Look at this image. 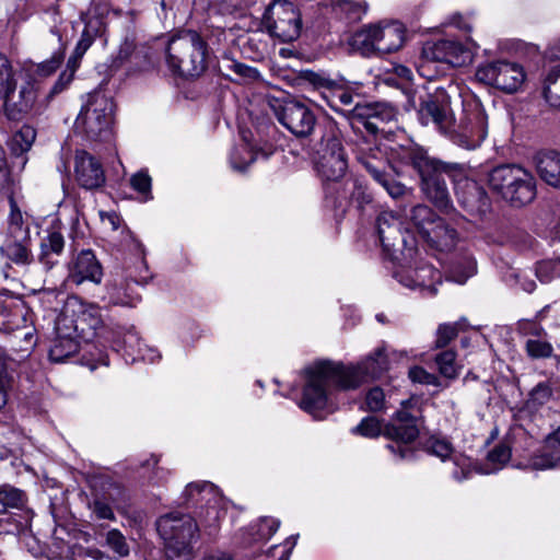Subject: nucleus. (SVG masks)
<instances>
[{
	"label": "nucleus",
	"instance_id": "obj_1",
	"mask_svg": "<svg viewBox=\"0 0 560 560\" xmlns=\"http://www.w3.org/2000/svg\"><path fill=\"white\" fill-rule=\"evenodd\" d=\"M401 159L419 174L421 189L435 207L446 210L451 206V196L445 183L447 176L452 183L464 176V164L446 163L430 156L425 150L411 145L402 151Z\"/></svg>",
	"mask_w": 560,
	"mask_h": 560
},
{
	"label": "nucleus",
	"instance_id": "obj_2",
	"mask_svg": "<svg viewBox=\"0 0 560 560\" xmlns=\"http://www.w3.org/2000/svg\"><path fill=\"white\" fill-rule=\"evenodd\" d=\"M418 398H410L401 402V408L396 412V418L393 423L382 428L380 421L375 417H366L352 429V433L362 435L364 438H376L383 433L392 443L387 448L397 458L405 459L411 456L412 450L409 446L419 435V428L417 424L419 410L417 405Z\"/></svg>",
	"mask_w": 560,
	"mask_h": 560
},
{
	"label": "nucleus",
	"instance_id": "obj_3",
	"mask_svg": "<svg viewBox=\"0 0 560 560\" xmlns=\"http://www.w3.org/2000/svg\"><path fill=\"white\" fill-rule=\"evenodd\" d=\"M352 374L351 370L342 368L341 362L318 361L308 366L305 369V384L299 402L300 408L316 416L328 407L332 387L347 390L354 384L345 378Z\"/></svg>",
	"mask_w": 560,
	"mask_h": 560
},
{
	"label": "nucleus",
	"instance_id": "obj_4",
	"mask_svg": "<svg viewBox=\"0 0 560 560\" xmlns=\"http://www.w3.org/2000/svg\"><path fill=\"white\" fill-rule=\"evenodd\" d=\"M155 525L167 560L194 559V545L200 535L198 523L191 515L171 512L160 516Z\"/></svg>",
	"mask_w": 560,
	"mask_h": 560
},
{
	"label": "nucleus",
	"instance_id": "obj_5",
	"mask_svg": "<svg viewBox=\"0 0 560 560\" xmlns=\"http://www.w3.org/2000/svg\"><path fill=\"white\" fill-rule=\"evenodd\" d=\"M208 44L196 31L184 30L168 40L166 65L180 77H199L207 68Z\"/></svg>",
	"mask_w": 560,
	"mask_h": 560
},
{
	"label": "nucleus",
	"instance_id": "obj_6",
	"mask_svg": "<svg viewBox=\"0 0 560 560\" xmlns=\"http://www.w3.org/2000/svg\"><path fill=\"white\" fill-rule=\"evenodd\" d=\"M488 185L493 192L514 207L525 206L536 197L535 177L516 164H504L491 170Z\"/></svg>",
	"mask_w": 560,
	"mask_h": 560
},
{
	"label": "nucleus",
	"instance_id": "obj_7",
	"mask_svg": "<svg viewBox=\"0 0 560 560\" xmlns=\"http://www.w3.org/2000/svg\"><path fill=\"white\" fill-rule=\"evenodd\" d=\"M114 102L105 93L89 95L75 120V130L92 141L107 140L112 135Z\"/></svg>",
	"mask_w": 560,
	"mask_h": 560
},
{
	"label": "nucleus",
	"instance_id": "obj_8",
	"mask_svg": "<svg viewBox=\"0 0 560 560\" xmlns=\"http://www.w3.org/2000/svg\"><path fill=\"white\" fill-rule=\"evenodd\" d=\"M488 135V117L483 106L476 100L464 101L458 117H454L447 138L456 145L474 150L481 145Z\"/></svg>",
	"mask_w": 560,
	"mask_h": 560
},
{
	"label": "nucleus",
	"instance_id": "obj_9",
	"mask_svg": "<svg viewBox=\"0 0 560 560\" xmlns=\"http://www.w3.org/2000/svg\"><path fill=\"white\" fill-rule=\"evenodd\" d=\"M56 328L83 341H92L104 329L101 310L94 304L68 302L56 319Z\"/></svg>",
	"mask_w": 560,
	"mask_h": 560
},
{
	"label": "nucleus",
	"instance_id": "obj_10",
	"mask_svg": "<svg viewBox=\"0 0 560 560\" xmlns=\"http://www.w3.org/2000/svg\"><path fill=\"white\" fill-rule=\"evenodd\" d=\"M315 166L326 180H338L348 170V156L337 129L326 130L315 149Z\"/></svg>",
	"mask_w": 560,
	"mask_h": 560
},
{
	"label": "nucleus",
	"instance_id": "obj_11",
	"mask_svg": "<svg viewBox=\"0 0 560 560\" xmlns=\"http://www.w3.org/2000/svg\"><path fill=\"white\" fill-rule=\"evenodd\" d=\"M149 279L148 266L144 259V253L139 245L138 256L133 265H128L125 275H116L106 285L109 303L121 306H135L140 300L139 295L131 287L144 284Z\"/></svg>",
	"mask_w": 560,
	"mask_h": 560
},
{
	"label": "nucleus",
	"instance_id": "obj_12",
	"mask_svg": "<svg viewBox=\"0 0 560 560\" xmlns=\"http://www.w3.org/2000/svg\"><path fill=\"white\" fill-rule=\"evenodd\" d=\"M262 24L271 36L292 42L301 32V14L292 2L275 0L266 10Z\"/></svg>",
	"mask_w": 560,
	"mask_h": 560
},
{
	"label": "nucleus",
	"instance_id": "obj_13",
	"mask_svg": "<svg viewBox=\"0 0 560 560\" xmlns=\"http://www.w3.org/2000/svg\"><path fill=\"white\" fill-rule=\"evenodd\" d=\"M405 42V31L399 23L384 26L370 25L354 35V43L363 52L390 54L398 50Z\"/></svg>",
	"mask_w": 560,
	"mask_h": 560
},
{
	"label": "nucleus",
	"instance_id": "obj_14",
	"mask_svg": "<svg viewBox=\"0 0 560 560\" xmlns=\"http://www.w3.org/2000/svg\"><path fill=\"white\" fill-rule=\"evenodd\" d=\"M476 79L505 93L516 92L525 81L523 67L516 62L497 60L478 66Z\"/></svg>",
	"mask_w": 560,
	"mask_h": 560
},
{
	"label": "nucleus",
	"instance_id": "obj_15",
	"mask_svg": "<svg viewBox=\"0 0 560 560\" xmlns=\"http://www.w3.org/2000/svg\"><path fill=\"white\" fill-rule=\"evenodd\" d=\"M278 121L299 138L308 137L316 125L313 110L304 103L289 100L272 105Z\"/></svg>",
	"mask_w": 560,
	"mask_h": 560
},
{
	"label": "nucleus",
	"instance_id": "obj_16",
	"mask_svg": "<svg viewBox=\"0 0 560 560\" xmlns=\"http://www.w3.org/2000/svg\"><path fill=\"white\" fill-rule=\"evenodd\" d=\"M38 90L37 82L32 80L24 82L19 91L16 88H11L1 100L8 118L20 120L27 115L40 114L46 104L38 101Z\"/></svg>",
	"mask_w": 560,
	"mask_h": 560
},
{
	"label": "nucleus",
	"instance_id": "obj_17",
	"mask_svg": "<svg viewBox=\"0 0 560 560\" xmlns=\"http://www.w3.org/2000/svg\"><path fill=\"white\" fill-rule=\"evenodd\" d=\"M477 45H465L457 40L441 39L424 44L421 52L423 62H444L452 67H464L474 60Z\"/></svg>",
	"mask_w": 560,
	"mask_h": 560
},
{
	"label": "nucleus",
	"instance_id": "obj_18",
	"mask_svg": "<svg viewBox=\"0 0 560 560\" xmlns=\"http://www.w3.org/2000/svg\"><path fill=\"white\" fill-rule=\"evenodd\" d=\"M184 495L187 502L194 504L205 502L206 511L200 514L202 522L210 528L218 527L225 512L220 508L222 499L213 483L207 481L191 482L186 487Z\"/></svg>",
	"mask_w": 560,
	"mask_h": 560
},
{
	"label": "nucleus",
	"instance_id": "obj_19",
	"mask_svg": "<svg viewBox=\"0 0 560 560\" xmlns=\"http://www.w3.org/2000/svg\"><path fill=\"white\" fill-rule=\"evenodd\" d=\"M388 364V359L383 347L376 348L357 365H345L342 363L345 370H351L353 372L352 375L345 377L346 381L354 383L352 386H349V389H354L369 380L381 377L384 372L387 371Z\"/></svg>",
	"mask_w": 560,
	"mask_h": 560
},
{
	"label": "nucleus",
	"instance_id": "obj_20",
	"mask_svg": "<svg viewBox=\"0 0 560 560\" xmlns=\"http://www.w3.org/2000/svg\"><path fill=\"white\" fill-rule=\"evenodd\" d=\"M103 275V267L91 249H82L69 262L68 279L77 285L83 282L100 284Z\"/></svg>",
	"mask_w": 560,
	"mask_h": 560
},
{
	"label": "nucleus",
	"instance_id": "obj_21",
	"mask_svg": "<svg viewBox=\"0 0 560 560\" xmlns=\"http://www.w3.org/2000/svg\"><path fill=\"white\" fill-rule=\"evenodd\" d=\"M395 278L410 289H425L431 294L436 293L435 282L440 280V272L429 264L421 262L416 267H401L395 271Z\"/></svg>",
	"mask_w": 560,
	"mask_h": 560
},
{
	"label": "nucleus",
	"instance_id": "obj_22",
	"mask_svg": "<svg viewBox=\"0 0 560 560\" xmlns=\"http://www.w3.org/2000/svg\"><path fill=\"white\" fill-rule=\"evenodd\" d=\"M74 173L78 184L84 189H96L105 183L101 163L85 151L77 152Z\"/></svg>",
	"mask_w": 560,
	"mask_h": 560
},
{
	"label": "nucleus",
	"instance_id": "obj_23",
	"mask_svg": "<svg viewBox=\"0 0 560 560\" xmlns=\"http://www.w3.org/2000/svg\"><path fill=\"white\" fill-rule=\"evenodd\" d=\"M418 116L422 125H433L446 137L455 117L446 104H441L432 98L421 103Z\"/></svg>",
	"mask_w": 560,
	"mask_h": 560
},
{
	"label": "nucleus",
	"instance_id": "obj_24",
	"mask_svg": "<svg viewBox=\"0 0 560 560\" xmlns=\"http://www.w3.org/2000/svg\"><path fill=\"white\" fill-rule=\"evenodd\" d=\"M453 184L455 195L464 208L475 211L486 205V192L475 180L469 178V167L466 164H464V176L455 178Z\"/></svg>",
	"mask_w": 560,
	"mask_h": 560
},
{
	"label": "nucleus",
	"instance_id": "obj_25",
	"mask_svg": "<svg viewBox=\"0 0 560 560\" xmlns=\"http://www.w3.org/2000/svg\"><path fill=\"white\" fill-rule=\"evenodd\" d=\"M358 159L371 176L384 187L390 197L399 198L405 195L407 187L395 180L390 174L385 172L386 161L383 158H377L376 155H361Z\"/></svg>",
	"mask_w": 560,
	"mask_h": 560
},
{
	"label": "nucleus",
	"instance_id": "obj_26",
	"mask_svg": "<svg viewBox=\"0 0 560 560\" xmlns=\"http://www.w3.org/2000/svg\"><path fill=\"white\" fill-rule=\"evenodd\" d=\"M525 467L533 470L560 467V425L545 438L541 452L532 456Z\"/></svg>",
	"mask_w": 560,
	"mask_h": 560
},
{
	"label": "nucleus",
	"instance_id": "obj_27",
	"mask_svg": "<svg viewBox=\"0 0 560 560\" xmlns=\"http://www.w3.org/2000/svg\"><path fill=\"white\" fill-rule=\"evenodd\" d=\"M401 220L393 212H382L376 220L377 233L383 248L386 252L395 250L401 243L407 246V238L401 229Z\"/></svg>",
	"mask_w": 560,
	"mask_h": 560
},
{
	"label": "nucleus",
	"instance_id": "obj_28",
	"mask_svg": "<svg viewBox=\"0 0 560 560\" xmlns=\"http://www.w3.org/2000/svg\"><path fill=\"white\" fill-rule=\"evenodd\" d=\"M107 5L103 3H94L82 20L85 23L81 38L77 45L75 51L83 55L92 45L95 37L101 35L105 30V23L98 18L107 12Z\"/></svg>",
	"mask_w": 560,
	"mask_h": 560
},
{
	"label": "nucleus",
	"instance_id": "obj_29",
	"mask_svg": "<svg viewBox=\"0 0 560 560\" xmlns=\"http://www.w3.org/2000/svg\"><path fill=\"white\" fill-rule=\"evenodd\" d=\"M537 174L547 185L560 188V152L544 150L535 155Z\"/></svg>",
	"mask_w": 560,
	"mask_h": 560
},
{
	"label": "nucleus",
	"instance_id": "obj_30",
	"mask_svg": "<svg viewBox=\"0 0 560 560\" xmlns=\"http://www.w3.org/2000/svg\"><path fill=\"white\" fill-rule=\"evenodd\" d=\"M422 237L432 247L443 252L450 250L455 246L457 233L443 219L439 218L435 222H431L429 228H425Z\"/></svg>",
	"mask_w": 560,
	"mask_h": 560
},
{
	"label": "nucleus",
	"instance_id": "obj_31",
	"mask_svg": "<svg viewBox=\"0 0 560 560\" xmlns=\"http://www.w3.org/2000/svg\"><path fill=\"white\" fill-rule=\"evenodd\" d=\"M353 112L358 117L366 119L365 127L372 132H376L378 130V127L374 120L388 122L392 121L396 116L395 108L386 103H374L366 105L357 104L353 108Z\"/></svg>",
	"mask_w": 560,
	"mask_h": 560
},
{
	"label": "nucleus",
	"instance_id": "obj_32",
	"mask_svg": "<svg viewBox=\"0 0 560 560\" xmlns=\"http://www.w3.org/2000/svg\"><path fill=\"white\" fill-rule=\"evenodd\" d=\"M65 248L63 235L56 230L47 231V235L40 242L39 262L47 269L54 268Z\"/></svg>",
	"mask_w": 560,
	"mask_h": 560
},
{
	"label": "nucleus",
	"instance_id": "obj_33",
	"mask_svg": "<svg viewBox=\"0 0 560 560\" xmlns=\"http://www.w3.org/2000/svg\"><path fill=\"white\" fill-rule=\"evenodd\" d=\"M280 521L272 517H261L253 522L243 532V544L250 546L253 544L265 542L278 530Z\"/></svg>",
	"mask_w": 560,
	"mask_h": 560
},
{
	"label": "nucleus",
	"instance_id": "obj_34",
	"mask_svg": "<svg viewBox=\"0 0 560 560\" xmlns=\"http://www.w3.org/2000/svg\"><path fill=\"white\" fill-rule=\"evenodd\" d=\"M56 330V338L49 349V359L56 363H62L68 358L74 355L80 349V341L73 334Z\"/></svg>",
	"mask_w": 560,
	"mask_h": 560
},
{
	"label": "nucleus",
	"instance_id": "obj_35",
	"mask_svg": "<svg viewBox=\"0 0 560 560\" xmlns=\"http://www.w3.org/2000/svg\"><path fill=\"white\" fill-rule=\"evenodd\" d=\"M545 101L555 108H560V60L549 66L542 85Z\"/></svg>",
	"mask_w": 560,
	"mask_h": 560
},
{
	"label": "nucleus",
	"instance_id": "obj_36",
	"mask_svg": "<svg viewBox=\"0 0 560 560\" xmlns=\"http://www.w3.org/2000/svg\"><path fill=\"white\" fill-rule=\"evenodd\" d=\"M1 253L18 265H26L32 260V254L27 247L26 240L10 237L5 244L1 246Z\"/></svg>",
	"mask_w": 560,
	"mask_h": 560
},
{
	"label": "nucleus",
	"instance_id": "obj_37",
	"mask_svg": "<svg viewBox=\"0 0 560 560\" xmlns=\"http://www.w3.org/2000/svg\"><path fill=\"white\" fill-rule=\"evenodd\" d=\"M476 261L470 256L455 260L451 264L447 271V279L456 283L463 284L468 278L476 273Z\"/></svg>",
	"mask_w": 560,
	"mask_h": 560
},
{
	"label": "nucleus",
	"instance_id": "obj_38",
	"mask_svg": "<svg viewBox=\"0 0 560 560\" xmlns=\"http://www.w3.org/2000/svg\"><path fill=\"white\" fill-rule=\"evenodd\" d=\"M36 139V130L30 126H22L9 140L8 144L14 155L27 152Z\"/></svg>",
	"mask_w": 560,
	"mask_h": 560
},
{
	"label": "nucleus",
	"instance_id": "obj_39",
	"mask_svg": "<svg viewBox=\"0 0 560 560\" xmlns=\"http://www.w3.org/2000/svg\"><path fill=\"white\" fill-rule=\"evenodd\" d=\"M26 498L23 491L10 487H0V516L5 515L9 509H21L24 506Z\"/></svg>",
	"mask_w": 560,
	"mask_h": 560
},
{
	"label": "nucleus",
	"instance_id": "obj_40",
	"mask_svg": "<svg viewBox=\"0 0 560 560\" xmlns=\"http://www.w3.org/2000/svg\"><path fill=\"white\" fill-rule=\"evenodd\" d=\"M28 226L24 224L23 215L15 202L11 200V212L9 215V236L16 240H27Z\"/></svg>",
	"mask_w": 560,
	"mask_h": 560
},
{
	"label": "nucleus",
	"instance_id": "obj_41",
	"mask_svg": "<svg viewBox=\"0 0 560 560\" xmlns=\"http://www.w3.org/2000/svg\"><path fill=\"white\" fill-rule=\"evenodd\" d=\"M11 88H16L15 73L9 58L0 54V100Z\"/></svg>",
	"mask_w": 560,
	"mask_h": 560
},
{
	"label": "nucleus",
	"instance_id": "obj_42",
	"mask_svg": "<svg viewBox=\"0 0 560 560\" xmlns=\"http://www.w3.org/2000/svg\"><path fill=\"white\" fill-rule=\"evenodd\" d=\"M435 363L441 375L447 378H455L458 375L456 353L452 350L443 351L435 357Z\"/></svg>",
	"mask_w": 560,
	"mask_h": 560
},
{
	"label": "nucleus",
	"instance_id": "obj_43",
	"mask_svg": "<svg viewBox=\"0 0 560 560\" xmlns=\"http://www.w3.org/2000/svg\"><path fill=\"white\" fill-rule=\"evenodd\" d=\"M525 349L532 359H547L553 353V348L550 342L540 338H528L525 343Z\"/></svg>",
	"mask_w": 560,
	"mask_h": 560
},
{
	"label": "nucleus",
	"instance_id": "obj_44",
	"mask_svg": "<svg viewBox=\"0 0 560 560\" xmlns=\"http://www.w3.org/2000/svg\"><path fill=\"white\" fill-rule=\"evenodd\" d=\"M106 546L118 557H127L130 552L129 545L126 537L120 530L114 528L105 535Z\"/></svg>",
	"mask_w": 560,
	"mask_h": 560
},
{
	"label": "nucleus",
	"instance_id": "obj_45",
	"mask_svg": "<svg viewBox=\"0 0 560 560\" xmlns=\"http://www.w3.org/2000/svg\"><path fill=\"white\" fill-rule=\"evenodd\" d=\"M439 218L435 217L431 208L424 205L413 207L411 211V220L419 230L421 236L424 234L425 228L430 226L431 222H435Z\"/></svg>",
	"mask_w": 560,
	"mask_h": 560
},
{
	"label": "nucleus",
	"instance_id": "obj_46",
	"mask_svg": "<svg viewBox=\"0 0 560 560\" xmlns=\"http://www.w3.org/2000/svg\"><path fill=\"white\" fill-rule=\"evenodd\" d=\"M254 161L255 154L248 144H242L235 148L230 156L232 167L237 171H244Z\"/></svg>",
	"mask_w": 560,
	"mask_h": 560
},
{
	"label": "nucleus",
	"instance_id": "obj_47",
	"mask_svg": "<svg viewBox=\"0 0 560 560\" xmlns=\"http://www.w3.org/2000/svg\"><path fill=\"white\" fill-rule=\"evenodd\" d=\"M536 276L541 282H550L560 276V258L546 259L537 264Z\"/></svg>",
	"mask_w": 560,
	"mask_h": 560
},
{
	"label": "nucleus",
	"instance_id": "obj_48",
	"mask_svg": "<svg viewBox=\"0 0 560 560\" xmlns=\"http://www.w3.org/2000/svg\"><path fill=\"white\" fill-rule=\"evenodd\" d=\"M229 68L237 77L236 80L243 83H254L260 80V73L256 68L249 67L245 63L232 61Z\"/></svg>",
	"mask_w": 560,
	"mask_h": 560
},
{
	"label": "nucleus",
	"instance_id": "obj_49",
	"mask_svg": "<svg viewBox=\"0 0 560 560\" xmlns=\"http://www.w3.org/2000/svg\"><path fill=\"white\" fill-rule=\"evenodd\" d=\"M303 79L318 90L324 89L329 92L330 90H335L337 86V81L328 78L325 73H318L311 70L303 72Z\"/></svg>",
	"mask_w": 560,
	"mask_h": 560
},
{
	"label": "nucleus",
	"instance_id": "obj_50",
	"mask_svg": "<svg viewBox=\"0 0 560 560\" xmlns=\"http://www.w3.org/2000/svg\"><path fill=\"white\" fill-rule=\"evenodd\" d=\"M131 187L139 194L144 196V199H151V177L147 172L140 171L133 174L130 178Z\"/></svg>",
	"mask_w": 560,
	"mask_h": 560
},
{
	"label": "nucleus",
	"instance_id": "obj_51",
	"mask_svg": "<svg viewBox=\"0 0 560 560\" xmlns=\"http://www.w3.org/2000/svg\"><path fill=\"white\" fill-rule=\"evenodd\" d=\"M329 92L331 93V98L327 100V103L336 112H342L339 105L349 106L353 102V95L345 91L338 83L335 90Z\"/></svg>",
	"mask_w": 560,
	"mask_h": 560
},
{
	"label": "nucleus",
	"instance_id": "obj_52",
	"mask_svg": "<svg viewBox=\"0 0 560 560\" xmlns=\"http://www.w3.org/2000/svg\"><path fill=\"white\" fill-rule=\"evenodd\" d=\"M458 334V324H442L436 331L435 348L446 347Z\"/></svg>",
	"mask_w": 560,
	"mask_h": 560
},
{
	"label": "nucleus",
	"instance_id": "obj_53",
	"mask_svg": "<svg viewBox=\"0 0 560 560\" xmlns=\"http://www.w3.org/2000/svg\"><path fill=\"white\" fill-rule=\"evenodd\" d=\"M408 376L413 383L439 386L440 381L436 375L427 372L421 366H413L409 370Z\"/></svg>",
	"mask_w": 560,
	"mask_h": 560
},
{
	"label": "nucleus",
	"instance_id": "obj_54",
	"mask_svg": "<svg viewBox=\"0 0 560 560\" xmlns=\"http://www.w3.org/2000/svg\"><path fill=\"white\" fill-rule=\"evenodd\" d=\"M136 48L135 40L132 38L126 37L119 48L118 51L113 60V68H119L126 60H128L131 55L133 54Z\"/></svg>",
	"mask_w": 560,
	"mask_h": 560
},
{
	"label": "nucleus",
	"instance_id": "obj_55",
	"mask_svg": "<svg viewBox=\"0 0 560 560\" xmlns=\"http://www.w3.org/2000/svg\"><path fill=\"white\" fill-rule=\"evenodd\" d=\"M428 450L442 460H445L453 453L451 443L441 439H432L428 444Z\"/></svg>",
	"mask_w": 560,
	"mask_h": 560
},
{
	"label": "nucleus",
	"instance_id": "obj_56",
	"mask_svg": "<svg viewBox=\"0 0 560 560\" xmlns=\"http://www.w3.org/2000/svg\"><path fill=\"white\" fill-rule=\"evenodd\" d=\"M347 18L351 21H357L365 13V8L362 4L352 0H339L337 4Z\"/></svg>",
	"mask_w": 560,
	"mask_h": 560
},
{
	"label": "nucleus",
	"instance_id": "obj_57",
	"mask_svg": "<svg viewBox=\"0 0 560 560\" xmlns=\"http://www.w3.org/2000/svg\"><path fill=\"white\" fill-rule=\"evenodd\" d=\"M511 458V450L504 444L497 445L489 454L488 460L495 465L497 468L502 467Z\"/></svg>",
	"mask_w": 560,
	"mask_h": 560
},
{
	"label": "nucleus",
	"instance_id": "obj_58",
	"mask_svg": "<svg viewBox=\"0 0 560 560\" xmlns=\"http://www.w3.org/2000/svg\"><path fill=\"white\" fill-rule=\"evenodd\" d=\"M366 408L370 411H380L385 404V395L382 388L374 387L369 390L365 398Z\"/></svg>",
	"mask_w": 560,
	"mask_h": 560
},
{
	"label": "nucleus",
	"instance_id": "obj_59",
	"mask_svg": "<svg viewBox=\"0 0 560 560\" xmlns=\"http://www.w3.org/2000/svg\"><path fill=\"white\" fill-rule=\"evenodd\" d=\"M68 68H70V71L69 72L65 71L59 75L57 82L51 88V90L48 94V97H52L54 95L63 91L66 89V86L72 81L73 73L75 71V62H73V65H71V60H69Z\"/></svg>",
	"mask_w": 560,
	"mask_h": 560
},
{
	"label": "nucleus",
	"instance_id": "obj_60",
	"mask_svg": "<svg viewBox=\"0 0 560 560\" xmlns=\"http://www.w3.org/2000/svg\"><path fill=\"white\" fill-rule=\"evenodd\" d=\"M10 388L11 377L7 372L4 364L0 362V409H2L8 402Z\"/></svg>",
	"mask_w": 560,
	"mask_h": 560
},
{
	"label": "nucleus",
	"instance_id": "obj_61",
	"mask_svg": "<svg viewBox=\"0 0 560 560\" xmlns=\"http://www.w3.org/2000/svg\"><path fill=\"white\" fill-rule=\"evenodd\" d=\"M90 508L98 520H115V514L109 504L102 500H95Z\"/></svg>",
	"mask_w": 560,
	"mask_h": 560
},
{
	"label": "nucleus",
	"instance_id": "obj_62",
	"mask_svg": "<svg viewBox=\"0 0 560 560\" xmlns=\"http://www.w3.org/2000/svg\"><path fill=\"white\" fill-rule=\"evenodd\" d=\"M551 395L552 389L547 383H539L530 393L532 400L538 405H542L548 401Z\"/></svg>",
	"mask_w": 560,
	"mask_h": 560
},
{
	"label": "nucleus",
	"instance_id": "obj_63",
	"mask_svg": "<svg viewBox=\"0 0 560 560\" xmlns=\"http://www.w3.org/2000/svg\"><path fill=\"white\" fill-rule=\"evenodd\" d=\"M520 331L529 338H540L546 336V331L539 324L532 320L520 323Z\"/></svg>",
	"mask_w": 560,
	"mask_h": 560
},
{
	"label": "nucleus",
	"instance_id": "obj_64",
	"mask_svg": "<svg viewBox=\"0 0 560 560\" xmlns=\"http://www.w3.org/2000/svg\"><path fill=\"white\" fill-rule=\"evenodd\" d=\"M210 5L217 8L222 14L233 13L240 9L244 0H209Z\"/></svg>",
	"mask_w": 560,
	"mask_h": 560
}]
</instances>
